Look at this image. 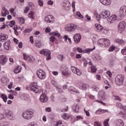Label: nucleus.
Masks as SVG:
<instances>
[{
	"label": "nucleus",
	"instance_id": "nucleus-1",
	"mask_svg": "<svg viewBox=\"0 0 126 126\" xmlns=\"http://www.w3.org/2000/svg\"><path fill=\"white\" fill-rule=\"evenodd\" d=\"M111 15V12L110 11L104 10L100 13V17L102 19H107V22L108 24H113L116 20H117V15H113L109 17Z\"/></svg>",
	"mask_w": 126,
	"mask_h": 126
},
{
	"label": "nucleus",
	"instance_id": "nucleus-2",
	"mask_svg": "<svg viewBox=\"0 0 126 126\" xmlns=\"http://www.w3.org/2000/svg\"><path fill=\"white\" fill-rule=\"evenodd\" d=\"M97 44L100 47H108L111 45L110 40L107 38H101L98 40Z\"/></svg>",
	"mask_w": 126,
	"mask_h": 126
},
{
	"label": "nucleus",
	"instance_id": "nucleus-3",
	"mask_svg": "<svg viewBox=\"0 0 126 126\" xmlns=\"http://www.w3.org/2000/svg\"><path fill=\"white\" fill-rule=\"evenodd\" d=\"M106 97V94H105V92L104 91H101L98 92V100H96V102H98V103H100L101 104H102V105H105V103L103 102L102 101H104L105 100V98Z\"/></svg>",
	"mask_w": 126,
	"mask_h": 126
},
{
	"label": "nucleus",
	"instance_id": "nucleus-4",
	"mask_svg": "<svg viewBox=\"0 0 126 126\" xmlns=\"http://www.w3.org/2000/svg\"><path fill=\"white\" fill-rule=\"evenodd\" d=\"M125 76L124 75H118L115 78V83L119 86H122L124 84Z\"/></svg>",
	"mask_w": 126,
	"mask_h": 126
},
{
	"label": "nucleus",
	"instance_id": "nucleus-5",
	"mask_svg": "<svg viewBox=\"0 0 126 126\" xmlns=\"http://www.w3.org/2000/svg\"><path fill=\"white\" fill-rule=\"evenodd\" d=\"M33 116L34 113L30 110H27L23 114V117L25 120H30L33 118Z\"/></svg>",
	"mask_w": 126,
	"mask_h": 126
},
{
	"label": "nucleus",
	"instance_id": "nucleus-6",
	"mask_svg": "<svg viewBox=\"0 0 126 126\" xmlns=\"http://www.w3.org/2000/svg\"><path fill=\"white\" fill-rule=\"evenodd\" d=\"M39 53L41 55H44L46 57L47 61H49V60H51V51H50L48 49H43L39 51Z\"/></svg>",
	"mask_w": 126,
	"mask_h": 126
},
{
	"label": "nucleus",
	"instance_id": "nucleus-7",
	"mask_svg": "<svg viewBox=\"0 0 126 126\" xmlns=\"http://www.w3.org/2000/svg\"><path fill=\"white\" fill-rule=\"evenodd\" d=\"M36 74L39 79H45V78H46V73L45 72V71L42 69L37 70Z\"/></svg>",
	"mask_w": 126,
	"mask_h": 126
},
{
	"label": "nucleus",
	"instance_id": "nucleus-8",
	"mask_svg": "<svg viewBox=\"0 0 126 126\" xmlns=\"http://www.w3.org/2000/svg\"><path fill=\"white\" fill-rule=\"evenodd\" d=\"M126 25V22L125 21H121L119 23L118 26V32L119 33H122L125 31Z\"/></svg>",
	"mask_w": 126,
	"mask_h": 126
},
{
	"label": "nucleus",
	"instance_id": "nucleus-9",
	"mask_svg": "<svg viewBox=\"0 0 126 126\" xmlns=\"http://www.w3.org/2000/svg\"><path fill=\"white\" fill-rule=\"evenodd\" d=\"M30 88L32 90L33 92L35 93H38V91H39V86H38V84L36 82L32 83L30 86Z\"/></svg>",
	"mask_w": 126,
	"mask_h": 126
},
{
	"label": "nucleus",
	"instance_id": "nucleus-10",
	"mask_svg": "<svg viewBox=\"0 0 126 126\" xmlns=\"http://www.w3.org/2000/svg\"><path fill=\"white\" fill-rule=\"evenodd\" d=\"M23 57L24 60L27 61L28 63H33L35 62V58L32 55L27 56L26 54H24Z\"/></svg>",
	"mask_w": 126,
	"mask_h": 126
},
{
	"label": "nucleus",
	"instance_id": "nucleus-11",
	"mask_svg": "<svg viewBox=\"0 0 126 126\" xmlns=\"http://www.w3.org/2000/svg\"><path fill=\"white\" fill-rule=\"evenodd\" d=\"M44 20L46 23L52 24L55 22V17L52 15H48L45 17Z\"/></svg>",
	"mask_w": 126,
	"mask_h": 126
},
{
	"label": "nucleus",
	"instance_id": "nucleus-12",
	"mask_svg": "<svg viewBox=\"0 0 126 126\" xmlns=\"http://www.w3.org/2000/svg\"><path fill=\"white\" fill-rule=\"evenodd\" d=\"M77 27L76 26H74V24H71L70 25H66L65 27V30L67 31V32H73V31H75V28Z\"/></svg>",
	"mask_w": 126,
	"mask_h": 126
},
{
	"label": "nucleus",
	"instance_id": "nucleus-13",
	"mask_svg": "<svg viewBox=\"0 0 126 126\" xmlns=\"http://www.w3.org/2000/svg\"><path fill=\"white\" fill-rule=\"evenodd\" d=\"M3 113L5 115L6 117L8 118L9 120H13V114H12V111L8 110L5 109L3 111Z\"/></svg>",
	"mask_w": 126,
	"mask_h": 126
},
{
	"label": "nucleus",
	"instance_id": "nucleus-14",
	"mask_svg": "<svg viewBox=\"0 0 126 126\" xmlns=\"http://www.w3.org/2000/svg\"><path fill=\"white\" fill-rule=\"evenodd\" d=\"M7 62V57L5 55L0 56V64L1 65H4Z\"/></svg>",
	"mask_w": 126,
	"mask_h": 126
},
{
	"label": "nucleus",
	"instance_id": "nucleus-15",
	"mask_svg": "<svg viewBox=\"0 0 126 126\" xmlns=\"http://www.w3.org/2000/svg\"><path fill=\"white\" fill-rule=\"evenodd\" d=\"M73 39L76 44H78L81 40V34L80 33H76L73 36Z\"/></svg>",
	"mask_w": 126,
	"mask_h": 126
},
{
	"label": "nucleus",
	"instance_id": "nucleus-16",
	"mask_svg": "<svg viewBox=\"0 0 126 126\" xmlns=\"http://www.w3.org/2000/svg\"><path fill=\"white\" fill-rule=\"evenodd\" d=\"M40 101L41 103H46L48 102V97L46 94H42L40 97Z\"/></svg>",
	"mask_w": 126,
	"mask_h": 126
},
{
	"label": "nucleus",
	"instance_id": "nucleus-17",
	"mask_svg": "<svg viewBox=\"0 0 126 126\" xmlns=\"http://www.w3.org/2000/svg\"><path fill=\"white\" fill-rule=\"evenodd\" d=\"M71 70L73 73H75L77 75H81V71H80V70L78 69L77 68L74 66H72L71 67Z\"/></svg>",
	"mask_w": 126,
	"mask_h": 126
},
{
	"label": "nucleus",
	"instance_id": "nucleus-18",
	"mask_svg": "<svg viewBox=\"0 0 126 126\" xmlns=\"http://www.w3.org/2000/svg\"><path fill=\"white\" fill-rule=\"evenodd\" d=\"M60 70H61L62 73L65 76L69 74V73H68V68L66 67V66L61 67V68H60Z\"/></svg>",
	"mask_w": 126,
	"mask_h": 126
},
{
	"label": "nucleus",
	"instance_id": "nucleus-19",
	"mask_svg": "<svg viewBox=\"0 0 126 126\" xmlns=\"http://www.w3.org/2000/svg\"><path fill=\"white\" fill-rule=\"evenodd\" d=\"M119 13L121 16H126V6L121 7Z\"/></svg>",
	"mask_w": 126,
	"mask_h": 126
},
{
	"label": "nucleus",
	"instance_id": "nucleus-20",
	"mask_svg": "<svg viewBox=\"0 0 126 126\" xmlns=\"http://www.w3.org/2000/svg\"><path fill=\"white\" fill-rule=\"evenodd\" d=\"M8 35L4 33H0V42H4L5 40H7Z\"/></svg>",
	"mask_w": 126,
	"mask_h": 126
},
{
	"label": "nucleus",
	"instance_id": "nucleus-21",
	"mask_svg": "<svg viewBox=\"0 0 126 126\" xmlns=\"http://www.w3.org/2000/svg\"><path fill=\"white\" fill-rule=\"evenodd\" d=\"M94 26L97 32H102L104 30V27L100 24H95Z\"/></svg>",
	"mask_w": 126,
	"mask_h": 126
},
{
	"label": "nucleus",
	"instance_id": "nucleus-22",
	"mask_svg": "<svg viewBox=\"0 0 126 126\" xmlns=\"http://www.w3.org/2000/svg\"><path fill=\"white\" fill-rule=\"evenodd\" d=\"M4 48L5 50H6L7 51H9V50L11 49V47L10 46V41L7 40L4 43Z\"/></svg>",
	"mask_w": 126,
	"mask_h": 126
},
{
	"label": "nucleus",
	"instance_id": "nucleus-23",
	"mask_svg": "<svg viewBox=\"0 0 126 126\" xmlns=\"http://www.w3.org/2000/svg\"><path fill=\"white\" fill-rule=\"evenodd\" d=\"M99 1L103 5H110L112 2V0H99Z\"/></svg>",
	"mask_w": 126,
	"mask_h": 126
},
{
	"label": "nucleus",
	"instance_id": "nucleus-24",
	"mask_svg": "<svg viewBox=\"0 0 126 126\" xmlns=\"http://www.w3.org/2000/svg\"><path fill=\"white\" fill-rule=\"evenodd\" d=\"M115 42L119 44V45H121V46H125L126 45V42L122 39L117 38L115 40Z\"/></svg>",
	"mask_w": 126,
	"mask_h": 126
},
{
	"label": "nucleus",
	"instance_id": "nucleus-25",
	"mask_svg": "<svg viewBox=\"0 0 126 126\" xmlns=\"http://www.w3.org/2000/svg\"><path fill=\"white\" fill-rule=\"evenodd\" d=\"M68 90L71 92V93H76V94H79V91L76 90L73 87H70Z\"/></svg>",
	"mask_w": 126,
	"mask_h": 126
},
{
	"label": "nucleus",
	"instance_id": "nucleus-26",
	"mask_svg": "<svg viewBox=\"0 0 126 126\" xmlns=\"http://www.w3.org/2000/svg\"><path fill=\"white\" fill-rule=\"evenodd\" d=\"M89 64L90 65H92L91 66V69L93 72H96L97 69L96 68V66L95 65H94V64L92 63L91 61L89 62Z\"/></svg>",
	"mask_w": 126,
	"mask_h": 126
},
{
	"label": "nucleus",
	"instance_id": "nucleus-27",
	"mask_svg": "<svg viewBox=\"0 0 126 126\" xmlns=\"http://www.w3.org/2000/svg\"><path fill=\"white\" fill-rule=\"evenodd\" d=\"M2 10L4 11V12L2 11L1 12L2 16H3V17H5V16H6V15H8V14H9V12L8 11V10H7V9H6V8H5V7H3Z\"/></svg>",
	"mask_w": 126,
	"mask_h": 126
},
{
	"label": "nucleus",
	"instance_id": "nucleus-28",
	"mask_svg": "<svg viewBox=\"0 0 126 126\" xmlns=\"http://www.w3.org/2000/svg\"><path fill=\"white\" fill-rule=\"evenodd\" d=\"M94 49L95 46H94L93 48H87L83 51V53H84V54H89L91 53V52H93V51H94Z\"/></svg>",
	"mask_w": 126,
	"mask_h": 126
},
{
	"label": "nucleus",
	"instance_id": "nucleus-29",
	"mask_svg": "<svg viewBox=\"0 0 126 126\" xmlns=\"http://www.w3.org/2000/svg\"><path fill=\"white\" fill-rule=\"evenodd\" d=\"M123 111H124L125 113H124L123 112H120L118 114V116L121 117V118H126V109L123 108Z\"/></svg>",
	"mask_w": 126,
	"mask_h": 126
},
{
	"label": "nucleus",
	"instance_id": "nucleus-30",
	"mask_svg": "<svg viewBox=\"0 0 126 126\" xmlns=\"http://www.w3.org/2000/svg\"><path fill=\"white\" fill-rule=\"evenodd\" d=\"M116 125L117 126H124V121L122 119H118L116 120Z\"/></svg>",
	"mask_w": 126,
	"mask_h": 126
},
{
	"label": "nucleus",
	"instance_id": "nucleus-31",
	"mask_svg": "<svg viewBox=\"0 0 126 126\" xmlns=\"http://www.w3.org/2000/svg\"><path fill=\"white\" fill-rule=\"evenodd\" d=\"M71 117V115H69L66 113H63L62 115V118L63 120H69V117Z\"/></svg>",
	"mask_w": 126,
	"mask_h": 126
},
{
	"label": "nucleus",
	"instance_id": "nucleus-32",
	"mask_svg": "<svg viewBox=\"0 0 126 126\" xmlns=\"http://www.w3.org/2000/svg\"><path fill=\"white\" fill-rule=\"evenodd\" d=\"M88 88V85L87 84H82L80 86V89H82V90H87Z\"/></svg>",
	"mask_w": 126,
	"mask_h": 126
},
{
	"label": "nucleus",
	"instance_id": "nucleus-33",
	"mask_svg": "<svg viewBox=\"0 0 126 126\" xmlns=\"http://www.w3.org/2000/svg\"><path fill=\"white\" fill-rule=\"evenodd\" d=\"M72 110L75 113H78L79 112V107L77 105L75 104L72 106Z\"/></svg>",
	"mask_w": 126,
	"mask_h": 126
},
{
	"label": "nucleus",
	"instance_id": "nucleus-34",
	"mask_svg": "<svg viewBox=\"0 0 126 126\" xmlns=\"http://www.w3.org/2000/svg\"><path fill=\"white\" fill-rule=\"evenodd\" d=\"M63 5L65 6V7H67L68 8L70 7V2L68 1H64Z\"/></svg>",
	"mask_w": 126,
	"mask_h": 126
},
{
	"label": "nucleus",
	"instance_id": "nucleus-35",
	"mask_svg": "<svg viewBox=\"0 0 126 126\" xmlns=\"http://www.w3.org/2000/svg\"><path fill=\"white\" fill-rule=\"evenodd\" d=\"M0 126H9V123L8 122L1 121L0 123Z\"/></svg>",
	"mask_w": 126,
	"mask_h": 126
},
{
	"label": "nucleus",
	"instance_id": "nucleus-36",
	"mask_svg": "<svg viewBox=\"0 0 126 126\" xmlns=\"http://www.w3.org/2000/svg\"><path fill=\"white\" fill-rule=\"evenodd\" d=\"M1 97L3 100L4 102L5 103H6L7 101V96H6V95H5V94H2L1 95Z\"/></svg>",
	"mask_w": 126,
	"mask_h": 126
},
{
	"label": "nucleus",
	"instance_id": "nucleus-37",
	"mask_svg": "<svg viewBox=\"0 0 126 126\" xmlns=\"http://www.w3.org/2000/svg\"><path fill=\"white\" fill-rule=\"evenodd\" d=\"M35 46L37 47V48H41V47H42V44H41V41H36L35 42Z\"/></svg>",
	"mask_w": 126,
	"mask_h": 126
},
{
	"label": "nucleus",
	"instance_id": "nucleus-38",
	"mask_svg": "<svg viewBox=\"0 0 126 126\" xmlns=\"http://www.w3.org/2000/svg\"><path fill=\"white\" fill-rule=\"evenodd\" d=\"M35 14V12H31L29 13V17L31 18V19H34V17H33V15Z\"/></svg>",
	"mask_w": 126,
	"mask_h": 126
},
{
	"label": "nucleus",
	"instance_id": "nucleus-39",
	"mask_svg": "<svg viewBox=\"0 0 126 126\" xmlns=\"http://www.w3.org/2000/svg\"><path fill=\"white\" fill-rule=\"evenodd\" d=\"M116 106L117 107H118V108H119L120 109H123V110H124V109H125V108H124V106H123V104H122V103L120 102L117 103Z\"/></svg>",
	"mask_w": 126,
	"mask_h": 126
},
{
	"label": "nucleus",
	"instance_id": "nucleus-40",
	"mask_svg": "<svg viewBox=\"0 0 126 126\" xmlns=\"http://www.w3.org/2000/svg\"><path fill=\"white\" fill-rule=\"evenodd\" d=\"M18 21L19 23H20L21 25L24 24V23L25 22V21L23 18H19L18 19Z\"/></svg>",
	"mask_w": 126,
	"mask_h": 126
},
{
	"label": "nucleus",
	"instance_id": "nucleus-41",
	"mask_svg": "<svg viewBox=\"0 0 126 126\" xmlns=\"http://www.w3.org/2000/svg\"><path fill=\"white\" fill-rule=\"evenodd\" d=\"M109 121H110V119H107L105 120V121L103 122V124L104 125V126H110L109 125Z\"/></svg>",
	"mask_w": 126,
	"mask_h": 126
},
{
	"label": "nucleus",
	"instance_id": "nucleus-42",
	"mask_svg": "<svg viewBox=\"0 0 126 126\" xmlns=\"http://www.w3.org/2000/svg\"><path fill=\"white\" fill-rule=\"evenodd\" d=\"M20 71H21V70L20 69V68H19L18 67L16 68L14 70V72L15 73H19V72H20Z\"/></svg>",
	"mask_w": 126,
	"mask_h": 126
},
{
	"label": "nucleus",
	"instance_id": "nucleus-43",
	"mask_svg": "<svg viewBox=\"0 0 126 126\" xmlns=\"http://www.w3.org/2000/svg\"><path fill=\"white\" fill-rule=\"evenodd\" d=\"M115 49H116V47L114 45H111L109 49V52H113Z\"/></svg>",
	"mask_w": 126,
	"mask_h": 126
},
{
	"label": "nucleus",
	"instance_id": "nucleus-44",
	"mask_svg": "<svg viewBox=\"0 0 126 126\" xmlns=\"http://www.w3.org/2000/svg\"><path fill=\"white\" fill-rule=\"evenodd\" d=\"M57 90L60 94H63V90L61 88L57 87Z\"/></svg>",
	"mask_w": 126,
	"mask_h": 126
},
{
	"label": "nucleus",
	"instance_id": "nucleus-45",
	"mask_svg": "<svg viewBox=\"0 0 126 126\" xmlns=\"http://www.w3.org/2000/svg\"><path fill=\"white\" fill-rule=\"evenodd\" d=\"M30 10V8L28 6L26 7L24 11V13H28V11Z\"/></svg>",
	"mask_w": 126,
	"mask_h": 126
},
{
	"label": "nucleus",
	"instance_id": "nucleus-46",
	"mask_svg": "<svg viewBox=\"0 0 126 126\" xmlns=\"http://www.w3.org/2000/svg\"><path fill=\"white\" fill-rule=\"evenodd\" d=\"M95 16L96 17L97 21H99V20H100V18H102V17H101V13H100L99 15H98V14H95Z\"/></svg>",
	"mask_w": 126,
	"mask_h": 126
},
{
	"label": "nucleus",
	"instance_id": "nucleus-47",
	"mask_svg": "<svg viewBox=\"0 0 126 126\" xmlns=\"http://www.w3.org/2000/svg\"><path fill=\"white\" fill-rule=\"evenodd\" d=\"M58 59L61 61V62H63V55H59Z\"/></svg>",
	"mask_w": 126,
	"mask_h": 126
},
{
	"label": "nucleus",
	"instance_id": "nucleus-48",
	"mask_svg": "<svg viewBox=\"0 0 126 126\" xmlns=\"http://www.w3.org/2000/svg\"><path fill=\"white\" fill-rule=\"evenodd\" d=\"M38 2L40 6H43V5H44V2H43V1L42 0H38Z\"/></svg>",
	"mask_w": 126,
	"mask_h": 126
},
{
	"label": "nucleus",
	"instance_id": "nucleus-49",
	"mask_svg": "<svg viewBox=\"0 0 126 126\" xmlns=\"http://www.w3.org/2000/svg\"><path fill=\"white\" fill-rule=\"evenodd\" d=\"M114 63H115V61L114 59H111L109 61V64L110 65H114Z\"/></svg>",
	"mask_w": 126,
	"mask_h": 126
},
{
	"label": "nucleus",
	"instance_id": "nucleus-50",
	"mask_svg": "<svg viewBox=\"0 0 126 126\" xmlns=\"http://www.w3.org/2000/svg\"><path fill=\"white\" fill-rule=\"evenodd\" d=\"M95 126H102L101 123H99V121H96L94 123Z\"/></svg>",
	"mask_w": 126,
	"mask_h": 126
},
{
	"label": "nucleus",
	"instance_id": "nucleus-51",
	"mask_svg": "<svg viewBox=\"0 0 126 126\" xmlns=\"http://www.w3.org/2000/svg\"><path fill=\"white\" fill-rule=\"evenodd\" d=\"M68 110V107L66 106L65 107V108H62L61 109V112H67Z\"/></svg>",
	"mask_w": 126,
	"mask_h": 126
},
{
	"label": "nucleus",
	"instance_id": "nucleus-52",
	"mask_svg": "<svg viewBox=\"0 0 126 126\" xmlns=\"http://www.w3.org/2000/svg\"><path fill=\"white\" fill-rule=\"evenodd\" d=\"M76 15L78 16V17H80V18H83V16L79 12H77L76 13Z\"/></svg>",
	"mask_w": 126,
	"mask_h": 126
},
{
	"label": "nucleus",
	"instance_id": "nucleus-53",
	"mask_svg": "<svg viewBox=\"0 0 126 126\" xmlns=\"http://www.w3.org/2000/svg\"><path fill=\"white\" fill-rule=\"evenodd\" d=\"M49 40L50 42H54V41L56 40V37H55L54 36H52L50 37Z\"/></svg>",
	"mask_w": 126,
	"mask_h": 126
},
{
	"label": "nucleus",
	"instance_id": "nucleus-54",
	"mask_svg": "<svg viewBox=\"0 0 126 126\" xmlns=\"http://www.w3.org/2000/svg\"><path fill=\"white\" fill-rule=\"evenodd\" d=\"M61 125H63V121H62V120H59L57 122L56 126H61Z\"/></svg>",
	"mask_w": 126,
	"mask_h": 126
},
{
	"label": "nucleus",
	"instance_id": "nucleus-55",
	"mask_svg": "<svg viewBox=\"0 0 126 126\" xmlns=\"http://www.w3.org/2000/svg\"><path fill=\"white\" fill-rule=\"evenodd\" d=\"M92 89L93 90V91H98V90H99V88H98V87L94 86V87H93L92 88Z\"/></svg>",
	"mask_w": 126,
	"mask_h": 126
},
{
	"label": "nucleus",
	"instance_id": "nucleus-56",
	"mask_svg": "<svg viewBox=\"0 0 126 126\" xmlns=\"http://www.w3.org/2000/svg\"><path fill=\"white\" fill-rule=\"evenodd\" d=\"M52 35L53 36H56V37H60V36H61V34L58 32H53Z\"/></svg>",
	"mask_w": 126,
	"mask_h": 126
},
{
	"label": "nucleus",
	"instance_id": "nucleus-57",
	"mask_svg": "<svg viewBox=\"0 0 126 126\" xmlns=\"http://www.w3.org/2000/svg\"><path fill=\"white\" fill-rule=\"evenodd\" d=\"M32 31V29L31 28L26 29L24 31L25 33H29V32H31Z\"/></svg>",
	"mask_w": 126,
	"mask_h": 126
},
{
	"label": "nucleus",
	"instance_id": "nucleus-58",
	"mask_svg": "<svg viewBox=\"0 0 126 126\" xmlns=\"http://www.w3.org/2000/svg\"><path fill=\"white\" fill-rule=\"evenodd\" d=\"M76 50L79 53H83V50H82V49H81V48L78 47V48H77Z\"/></svg>",
	"mask_w": 126,
	"mask_h": 126
},
{
	"label": "nucleus",
	"instance_id": "nucleus-59",
	"mask_svg": "<svg viewBox=\"0 0 126 126\" xmlns=\"http://www.w3.org/2000/svg\"><path fill=\"white\" fill-rule=\"evenodd\" d=\"M84 111L87 117H89V116H90V113H89V111H86V109H84Z\"/></svg>",
	"mask_w": 126,
	"mask_h": 126
},
{
	"label": "nucleus",
	"instance_id": "nucleus-60",
	"mask_svg": "<svg viewBox=\"0 0 126 126\" xmlns=\"http://www.w3.org/2000/svg\"><path fill=\"white\" fill-rule=\"evenodd\" d=\"M47 4H48L49 5H53V4H54V1H52L51 0H50L48 1Z\"/></svg>",
	"mask_w": 126,
	"mask_h": 126
},
{
	"label": "nucleus",
	"instance_id": "nucleus-61",
	"mask_svg": "<svg viewBox=\"0 0 126 126\" xmlns=\"http://www.w3.org/2000/svg\"><path fill=\"white\" fill-rule=\"evenodd\" d=\"M30 125L31 126H38V125L37 124V123H36L35 122H32V123H30Z\"/></svg>",
	"mask_w": 126,
	"mask_h": 126
},
{
	"label": "nucleus",
	"instance_id": "nucleus-62",
	"mask_svg": "<svg viewBox=\"0 0 126 126\" xmlns=\"http://www.w3.org/2000/svg\"><path fill=\"white\" fill-rule=\"evenodd\" d=\"M45 32H46V33H49L51 32V28L50 27L46 28V29H45Z\"/></svg>",
	"mask_w": 126,
	"mask_h": 126
},
{
	"label": "nucleus",
	"instance_id": "nucleus-63",
	"mask_svg": "<svg viewBox=\"0 0 126 126\" xmlns=\"http://www.w3.org/2000/svg\"><path fill=\"white\" fill-rule=\"evenodd\" d=\"M85 17L89 21H90V20H91V17H90V16L88 15H86Z\"/></svg>",
	"mask_w": 126,
	"mask_h": 126
},
{
	"label": "nucleus",
	"instance_id": "nucleus-64",
	"mask_svg": "<svg viewBox=\"0 0 126 126\" xmlns=\"http://www.w3.org/2000/svg\"><path fill=\"white\" fill-rule=\"evenodd\" d=\"M106 74H107V75H108V76H109V77H112V73L111 72V71H107L106 72Z\"/></svg>",
	"mask_w": 126,
	"mask_h": 126
}]
</instances>
